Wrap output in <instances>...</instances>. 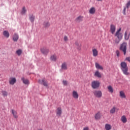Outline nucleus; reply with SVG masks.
Here are the masks:
<instances>
[{
	"mask_svg": "<svg viewBox=\"0 0 130 130\" xmlns=\"http://www.w3.org/2000/svg\"><path fill=\"white\" fill-rule=\"evenodd\" d=\"M129 6H130V1H128L126 5V7L127 8V9H128V8H129Z\"/></svg>",
	"mask_w": 130,
	"mask_h": 130,
	"instance_id": "37",
	"label": "nucleus"
},
{
	"mask_svg": "<svg viewBox=\"0 0 130 130\" xmlns=\"http://www.w3.org/2000/svg\"><path fill=\"white\" fill-rule=\"evenodd\" d=\"M126 8L125 7H124V9L123 10V15H126L125 12H126Z\"/></svg>",
	"mask_w": 130,
	"mask_h": 130,
	"instance_id": "39",
	"label": "nucleus"
},
{
	"mask_svg": "<svg viewBox=\"0 0 130 130\" xmlns=\"http://www.w3.org/2000/svg\"><path fill=\"white\" fill-rule=\"evenodd\" d=\"M41 51L43 54L46 55L49 52V50L48 49L43 48L41 49Z\"/></svg>",
	"mask_w": 130,
	"mask_h": 130,
	"instance_id": "11",
	"label": "nucleus"
},
{
	"mask_svg": "<svg viewBox=\"0 0 130 130\" xmlns=\"http://www.w3.org/2000/svg\"><path fill=\"white\" fill-rule=\"evenodd\" d=\"M129 35H130V32L126 31L125 32V34H124V39L125 40H128V39L129 38Z\"/></svg>",
	"mask_w": 130,
	"mask_h": 130,
	"instance_id": "17",
	"label": "nucleus"
},
{
	"mask_svg": "<svg viewBox=\"0 0 130 130\" xmlns=\"http://www.w3.org/2000/svg\"><path fill=\"white\" fill-rule=\"evenodd\" d=\"M13 41L15 42L18 41V39H19V36L16 34H15L13 37Z\"/></svg>",
	"mask_w": 130,
	"mask_h": 130,
	"instance_id": "27",
	"label": "nucleus"
},
{
	"mask_svg": "<svg viewBox=\"0 0 130 130\" xmlns=\"http://www.w3.org/2000/svg\"><path fill=\"white\" fill-rule=\"evenodd\" d=\"M101 117V114L100 112H98L95 115V119H100Z\"/></svg>",
	"mask_w": 130,
	"mask_h": 130,
	"instance_id": "28",
	"label": "nucleus"
},
{
	"mask_svg": "<svg viewBox=\"0 0 130 130\" xmlns=\"http://www.w3.org/2000/svg\"><path fill=\"white\" fill-rule=\"evenodd\" d=\"M29 20L31 23H34V21L35 20V16L32 14L29 15Z\"/></svg>",
	"mask_w": 130,
	"mask_h": 130,
	"instance_id": "26",
	"label": "nucleus"
},
{
	"mask_svg": "<svg viewBox=\"0 0 130 130\" xmlns=\"http://www.w3.org/2000/svg\"><path fill=\"white\" fill-rule=\"evenodd\" d=\"M93 93L96 98H101L102 97V91L101 90H94Z\"/></svg>",
	"mask_w": 130,
	"mask_h": 130,
	"instance_id": "5",
	"label": "nucleus"
},
{
	"mask_svg": "<svg viewBox=\"0 0 130 130\" xmlns=\"http://www.w3.org/2000/svg\"><path fill=\"white\" fill-rule=\"evenodd\" d=\"M96 69H98V70H103V67L101 66L99 63L96 62L95 64Z\"/></svg>",
	"mask_w": 130,
	"mask_h": 130,
	"instance_id": "25",
	"label": "nucleus"
},
{
	"mask_svg": "<svg viewBox=\"0 0 130 130\" xmlns=\"http://www.w3.org/2000/svg\"><path fill=\"white\" fill-rule=\"evenodd\" d=\"M116 109V108H115V107H113L110 110V113H112V114L115 113Z\"/></svg>",
	"mask_w": 130,
	"mask_h": 130,
	"instance_id": "34",
	"label": "nucleus"
},
{
	"mask_svg": "<svg viewBox=\"0 0 130 130\" xmlns=\"http://www.w3.org/2000/svg\"><path fill=\"white\" fill-rule=\"evenodd\" d=\"M92 53H93V56H94V57H96V56H98V51L96 49H92Z\"/></svg>",
	"mask_w": 130,
	"mask_h": 130,
	"instance_id": "20",
	"label": "nucleus"
},
{
	"mask_svg": "<svg viewBox=\"0 0 130 130\" xmlns=\"http://www.w3.org/2000/svg\"><path fill=\"white\" fill-rule=\"evenodd\" d=\"M11 111L14 118H18V114L17 113V111H15L13 109H12Z\"/></svg>",
	"mask_w": 130,
	"mask_h": 130,
	"instance_id": "21",
	"label": "nucleus"
},
{
	"mask_svg": "<svg viewBox=\"0 0 130 130\" xmlns=\"http://www.w3.org/2000/svg\"><path fill=\"white\" fill-rule=\"evenodd\" d=\"M62 83L64 86H67V85H68V82H67V80H63Z\"/></svg>",
	"mask_w": 130,
	"mask_h": 130,
	"instance_id": "38",
	"label": "nucleus"
},
{
	"mask_svg": "<svg viewBox=\"0 0 130 130\" xmlns=\"http://www.w3.org/2000/svg\"><path fill=\"white\" fill-rule=\"evenodd\" d=\"M83 130H89V127H85Z\"/></svg>",
	"mask_w": 130,
	"mask_h": 130,
	"instance_id": "41",
	"label": "nucleus"
},
{
	"mask_svg": "<svg viewBox=\"0 0 130 130\" xmlns=\"http://www.w3.org/2000/svg\"><path fill=\"white\" fill-rule=\"evenodd\" d=\"M89 13L91 15H94V14L96 13V9H95V7H91L89 11Z\"/></svg>",
	"mask_w": 130,
	"mask_h": 130,
	"instance_id": "14",
	"label": "nucleus"
},
{
	"mask_svg": "<svg viewBox=\"0 0 130 130\" xmlns=\"http://www.w3.org/2000/svg\"><path fill=\"white\" fill-rule=\"evenodd\" d=\"M112 127L111 126V125L109 124H106L105 125V129L106 130H110Z\"/></svg>",
	"mask_w": 130,
	"mask_h": 130,
	"instance_id": "31",
	"label": "nucleus"
},
{
	"mask_svg": "<svg viewBox=\"0 0 130 130\" xmlns=\"http://www.w3.org/2000/svg\"><path fill=\"white\" fill-rule=\"evenodd\" d=\"M2 95L4 97H7L8 96V92L6 90H3L2 91Z\"/></svg>",
	"mask_w": 130,
	"mask_h": 130,
	"instance_id": "33",
	"label": "nucleus"
},
{
	"mask_svg": "<svg viewBox=\"0 0 130 130\" xmlns=\"http://www.w3.org/2000/svg\"><path fill=\"white\" fill-rule=\"evenodd\" d=\"M92 89H98L100 87V82L99 81H93L91 82Z\"/></svg>",
	"mask_w": 130,
	"mask_h": 130,
	"instance_id": "4",
	"label": "nucleus"
},
{
	"mask_svg": "<svg viewBox=\"0 0 130 130\" xmlns=\"http://www.w3.org/2000/svg\"><path fill=\"white\" fill-rule=\"evenodd\" d=\"M50 60L52 61H56V60H57V57L56 56V55H52L50 57Z\"/></svg>",
	"mask_w": 130,
	"mask_h": 130,
	"instance_id": "16",
	"label": "nucleus"
},
{
	"mask_svg": "<svg viewBox=\"0 0 130 130\" xmlns=\"http://www.w3.org/2000/svg\"><path fill=\"white\" fill-rule=\"evenodd\" d=\"M56 113L57 116L60 117L61 116V114L62 113V110H61V107H58L56 110Z\"/></svg>",
	"mask_w": 130,
	"mask_h": 130,
	"instance_id": "7",
	"label": "nucleus"
},
{
	"mask_svg": "<svg viewBox=\"0 0 130 130\" xmlns=\"http://www.w3.org/2000/svg\"><path fill=\"white\" fill-rule=\"evenodd\" d=\"M72 96L75 99H78L79 98V94L76 91L74 90L72 92Z\"/></svg>",
	"mask_w": 130,
	"mask_h": 130,
	"instance_id": "12",
	"label": "nucleus"
},
{
	"mask_svg": "<svg viewBox=\"0 0 130 130\" xmlns=\"http://www.w3.org/2000/svg\"><path fill=\"white\" fill-rule=\"evenodd\" d=\"M94 76L97 77V78H101V74L99 71H96L94 73Z\"/></svg>",
	"mask_w": 130,
	"mask_h": 130,
	"instance_id": "30",
	"label": "nucleus"
},
{
	"mask_svg": "<svg viewBox=\"0 0 130 130\" xmlns=\"http://www.w3.org/2000/svg\"><path fill=\"white\" fill-rule=\"evenodd\" d=\"M83 19H84V16H79L76 18L75 21L77 23H80V22H82V21H83Z\"/></svg>",
	"mask_w": 130,
	"mask_h": 130,
	"instance_id": "13",
	"label": "nucleus"
},
{
	"mask_svg": "<svg viewBox=\"0 0 130 130\" xmlns=\"http://www.w3.org/2000/svg\"><path fill=\"white\" fill-rule=\"evenodd\" d=\"M16 53L17 54V55L20 56L21 54H22V50L19 49L17 51H16Z\"/></svg>",
	"mask_w": 130,
	"mask_h": 130,
	"instance_id": "35",
	"label": "nucleus"
},
{
	"mask_svg": "<svg viewBox=\"0 0 130 130\" xmlns=\"http://www.w3.org/2000/svg\"><path fill=\"white\" fill-rule=\"evenodd\" d=\"M119 94H120V97H121V98H124V99L126 98V96L125 95V94L124 93V92H123V91H120Z\"/></svg>",
	"mask_w": 130,
	"mask_h": 130,
	"instance_id": "24",
	"label": "nucleus"
},
{
	"mask_svg": "<svg viewBox=\"0 0 130 130\" xmlns=\"http://www.w3.org/2000/svg\"><path fill=\"white\" fill-rule=\"evenodd\" d=\"M116 54L117 57H119V54H120V53H119V51L118 50L116 51Z\"/></svg>",
	"mask_w": 130,
	"mask_h": 130,
	"instance_id": "36",
	"label": "nucleus"
},
{
	"mask_svg": "<svg viewBox=\"0 0 130 130\" xmlns=\"http://www.w3.org/2000/svg\"><path fill=\"white\" fill-rule=\"evenodd\" d=\"M127 46V43L123 42L120 46L119 50L123 52L124 55L126 54V49Z\"/></svg>",
	"mask_w": 130,
	"mask_h": 130,
	"instance_id": "3",
	"label": "nucleus"
},
{
	"mask_svg": "<svg viewBox=\"0 0 130 130\" xmlns=\"http://www.w3.org/2000/svg\"><path fill=\"white\" fill-rule=\"evenodd\" d=\"M120 66L121 70L122 72H123V74H124L125 76H128V75H129V73H128V67H127V64L125 62H122Z\"/></svg>",
	"mask_w": 130,
	"mask_h": 130,
	"instance_id": "1",
	"label": "nucleus"
},
{
	"mask_svg": "<svg viewBox=\"0 0 130 130\" xmlns=\"http://www.w3.org/2000/svg\"><path fill=\"white\" fill-rule=\"evenodd\" d=\"M121 120L123 123H126L127 121V119H126V117H125V116L123 115L121 117Z\"/></svg>",
	"mask_w": 130,
	"mask_h": 130,
	"instance_id": "22",
	"label": "nucleus"
},
{
	"mask_svg": "<svg viewBox=\"0 0 130 130\" xmlns=\"http://www.w3.org/2000/svg\"><path fill=\"white\" fill-rule=\"evenodd\" d=\"M21 80L23 83V84H25V85H29V80L27 79H25L24 77H22L21 78Z\"/></svg>",
	"mask_w": 130,
	"mask_h": 130,
	"instance_id": "19",
	"label": "nucleus"
},
{
	"mask_svg": "<svg viewBox=\"0 0 130 130\" xmlns=\"http://www.w3.org/2000/svg\"><path fill=\"white\" fill-rule=\"evenodd\" d=\"M121 31V28H120L116 31L115 34V36L117 37V38H118V40H116L115 41V43L116 44L119 43V42H120V40L122 39L123 36H122V34L120 32Z\"/></svg>",
	"mask_w": 130,
	"mask_h": 130,
	"instance_id": "2",
	"label": "nucleus"
},
{
	"mask_svg": "<svg viewBox=\"0 0 130 130\" xmlns=\"http://www.w3.org/2000/svg\"><path fill=\"white\" fill-rule=\"evenodd\" d=\"M108 90H109V92H110V93L113 92V88H112V86H111V85H109V86H108Z\"/></svg>",
	"mask_w": 130,
	"mask_h": 130,
	"instance_id": "32",
	"label": "nucleus"
},
{
	"mask_svg": "<svg viewBox=\"0 0 130 130\" xmlns=\"http://www.w3.org/2000/svg\"><path fill=\"white\" fill-rule=\"evenodd\" d=\"M61 69L62 70H64V71H66V70H68V65L67 64V62H64L62 63Z\"/></svg>",
	"mask_w": 130,
	"mask_h": 130,
	"instance_id": "18",
	"label": "nucleus"
},
{
	"mask_svg": "<svg viewBox=\"0 0 130 130\" xmlns=\"http://www.w3.org/2000/svg\"><path fill=\"white\" fill-rule=\"evenodd\" d=\"M75 44L76 46V48L77 49V50H78L79 51L81 50L82 43H81V42L77 41L75 42Z\"/></svg>",
	"mask_w": 130,
	"mask_h": 130,
	"instance_id": "6",
	"label": "nucleus"
},
{
	"mask_svg": "<svg viewBox=\"0 0 130 130\" xmlns=\"http://www.w3.org/2000/svg\"><path fill=\"white\" fill-rule=\"evenodd\" d=\"M39 83L41 85H43L44 86H45V87H48V84L47 83V81H46L45 79L39 80Z\"/></svg>",
	"mask_w": 130,
	"mask_h": 130,
	"instance_id": "8",
	"label": "nucleus"
},
{
	"mask_svg": "<svg viewBox=\"0 0 130 130\" xmlns=\"http://www.w3.org/2000/svg\"><path fill=\"white\" fill-rule=\"evenodd\" d=\"M3 35L5 36V37H6V38H9V37H10V33H9V31L7 30L3 31Z\"/></svg>",
	"mask_w": 130,
	"mask_h": 130,
	"instance_id": "23",
	"label": "nucleus"
},
{
	"mask_svg": "<svg viewBox=\"0 0 130 130\" xmlns=\"http://www.w3.org/2000/svg\"><path fill=\"white\" fill-rule=\"evenodd\" d=\"M115 30H116V27L115 25L113 24H111L110 25V31L112 34H114L115 32Z\"/></svg>",
	"mask_w": 130,
	"mask_h": 130,
	"instance_id": "9",
	"label": "nucleus"
},
{
	"mask_svg": "<svg viewBox=\"0 0 130 130\" xmlns=\"http://www.w3.org/2000/svg\"><path fill=\"white\" fill-rule=\"evenodd\" d=\"M64 41H69V39L68 38V36H64Z\"/></svg>",
	"mask_w": 130,
	"mask_h": 130,
	"instance_id": "40",
	"label": "nucleus"
},
{
	"mask_svg": "<svg viewBox=\"0 0 130 130\" xmlns=\"http://www.w3.org/2000/svg\"><path fill=\"white\" fill-rule=\"evenodd\" d=\"M98 2H101L102 0H96Z\"/></svg>",
	"mask_w": 130,
	"mask_h": 130,
	"instance_id": "42",
	"label": "nucleus"
},
{
	"mask_svg": "<svg viewBox=\"0 0 130 130\" xmlns=\"http://www.w3.org/2000/svg\"><path fill=\"white\" fill-rule=\"evenodd\" d=\"M43 25L45 28H48L49 27H50V23H49V21H44Z\"/></svg>",
	"mask_w": 130,
	"mask_h": 130,
	"instance_id": "15",
	"label": "nucleus"
},
{
	"mask_svg": "<svg viewBox=\"0 0 130 130\" xmlns=\"http://www.w3.org/2000/svg\"><path fill=\"white\" fill-rule=\"evenodd\" d=\"M27 13V10H26V7H23L21 10V15H25Z\"/></svg>",
	"mask_w": 130,
	"mask_h": 130,
	"instance_id": "29",
	"label": "nucleus"
},
{
	"mask_svg": "<svg viewBox=\"0 0 130 130\" xmlns=\"http://www.w3.org/2000/svg\"><path fill=\"white\" fill-rule=\"evenodd\" d=\"M9 82L10 85H14L17 82V79L15 78H10Z\"/></svg>",
	"mask_w": 130,
	"mask_h": 130,
	"instance_id": "10",
	"label": "nucleus"
}]
</instances>
